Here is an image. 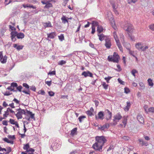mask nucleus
<instances>
[{"label":"nucleus","instance_id":"nucleus-42","mask_svg":"<svg viewBox=\"0 0 154 154\" xmlns=\"http://www.w3.org/2000/svg\"><path fill=\"white\" fill-rule=\"evenodd\" d=\"M11 86L13 88H14L15 87H17V84L16 83L13 82L11 84Z\"/></svg>","mask_w":154,"mask_h":154},{"label":"nucleus","instance_id":"nucleus-50","mask_svg":"<svg viewBox=\"0 0 154 154\" xmlns=\"http://www.w3.org/2000/svg\"><path fill=\"white\" fill-rule=\"evenodd\" d=\"M148 106L147 105H145L144 106V110L146 112L148 113Z\"/></svg>","mask_w":154,"mask_h":154},{"label":"nucleus","instance_id":"nucleus-39","mask_svg":"<svg viewBox=\"0 0 154 154\" xmlns=\"http://www.w3.org/2000/svg\"><path fill=\"white\" fill-rule=\"evenodd\" d=\"M148 112H154V107H151L148 109Z\"/></svg>","mask_w":154,"mask_h":154},{"label":"nucleus","instance_id":"nucleus-31","mask_svg":"<svg viewBox=\"0 0 154 154\" xmlns=\"http://www.w3.org/2000/svg\"><path fill=\"white\" fill-rule=\"evenodd\" d=\"M110 2L112 5L113 9H116L117 7L116 8V5L115 4L114 2L112 0H111L110 1Z\"/></svg>","mask_w":154,"mask_h":154},{"label":"nucleus","instance_id":"nucleus-20","mask_svg":"<svg viewBox=\"0 0 154 154\" xmlns=\"http://www.w3.org/2000/svg\"><path fill=\"white\" fill-rule=\"evenodd\" d=\"M127 117L126 116H124L123 117V120L122 121V123L124 125V127H125L127 124Z\"/></svg>","mask_w":154,"mask_h":154},{"label":"nucleus","instance_id":"nucleus-62","mask_svg":"<svg viewBox=\"0 0 154 154\" xmlns=\"http://www.w3.org/2000/svg\"><path fill=\"white\" fill-rule=\"evenodd\" d=\"M86 113L89 116H92L93 115V113H92V112H90L88 110V111H87L86 112Z\"/></svg>","mask_w":154,"mask_h":154},{"label":"nucleus","instance_id":"nucleus-6","mask_svg":"<svg viewBox=\"0 0 154 154\" xmlns=\"http://www.w3.org/2000/svg\"><path fill=\"white\" fill-rule=\"evenodd\" d=\"M109 125L108 124H106L103 126L100 125L98 126V129L101 131H105L109 127Z\"/></svg>","mask_w":154,"mask_h":154},{"label":"nucleus","instance_id":"nucleus-10","mask_svg":"<svg viewBox=\"0 0 154 154\" xmlns=\"http://www.w3.org/2000/svg\"><path fill=\"white\" fill-rule=\"evenodd\" d=\"M9 111H10L11 113H13L14 114H15V112L12 110L11 109L9 108H8L7 109V110L5 112V113L3 115V116L4 117V118H6L8 116L9 114Z\"/></svg>","mask_w":154,"mask_h":154},{"label":"nucleus","instance_id":"nucleus-37","mask_svg":"<svg viewBox=\"0 0 154 154\" xmlns=\"http://www.w3.org/2000/svg\"><path fill=\"white\" fill-rule=\"evenodd\" d=\"M58 37L59 39L61 41L64 39V37L63 34H61V35L58 36Z\"/></svg>","mask_w":154,"mask_h":154},{"label":"nucleus","instance_id":"nucleus-49","mask_svg":"<svg viewBox=\"0 0 154 154\" xmlns=\"http://www.w3.org/2000/svg\"><path fill=\"white\" fill-rule=\"evenodd\" d=\"M14 25L13 26H12L11 25L9 26V28L12 31L15 30H16V28L14 27Z\"/></svg>","mask_w":154,"mask_h":154},{"label":"nucleus","instance_id":"nucleus-55","mask_svg":"<svg viewBox=\"0 0 154 154\" xmlns=\"http://www.w3.org/2000/svg\"><path fill=\"white\" fill-rule=\"evenodd\" d=\"M55 71H53L51 72H50L48 73V74L50 75H54L55 74Z\"/></svg>","mask_w":154,"mask_h":154},{"label":"nucleus","instance_id":"nucleus-3","mask_svg":"<svg viewBox=\"0 0 154 154\" xmlns=\"http://www.w3.org/2000/svg\"><path fill=\"white\" fill-rule=\"evenodd\" d=\"M123 28L125 30L127 31L128 34L129 33H131L133 32L134 29L132 25L128 22L125 23V24L123 26Z\"/></svg>","mask_w":154,"mask_h":154},{"label":"nucleus","instance_id":"nucleus-35","mask_svg":"<svg viewBox=\"0 0 154 154\" xmlns=\"http://www.w3.org/2000/svg\"><path fill=\"white\" fill-rule=\"evenodd\" d=\"M17 32H16L12 31L11 33V37H14L15 36H17Z\"/></svg>","mask_w":154,"mask_h":154},{"label":"nucleus","instance_id":"nucleus-15","mask_svg":"<svg viewBox=\"0 0 154 154\" xmlns=\"http://www.w3.org/2000/svg\"><path fill=\"white\" fill-rule=\"evenodd\" d=\"M43 25L45 28L51 27H52L51 24L50 22L43 23Z\"/></svg>","mask_w":154,"mask_h":154},{"label":"nucleus","instance_id":"nucleus-58","mask_svg":"<svg viewBox=\"0 0 154 154\" xmlns=\"http://www.w3.org/2000/svg\"><path fill=\"white\" fill-rule=\"evenodd\" d=\"M140 86L141 87L142 89H144L145 88V86L142 83H140Z\"/></svg>","mask_w":154,"mask_h":154},{"label":"nucleus","instance_id":"nucleus-45","mask_svg":"<svg viewBox=\"0 0 154 154\" xmlns=\"http://www.w3.org/2000/svg\"><path fill=\"white\" fill-rule=\"evenodd\" d=\"M38 93L39 94H41L42 95H44L45 94V92L44 91L42 90H41L39 91V92H38Z\"/></svg>","mask_w":154,"mask_h":154},{"label":"nucleus","instance_id":"nucleus-46","mask_svg":"<svg viewBox=\"0 0 154 154\" xmlns=\"http://www.w3.org/2000/svg\"><path fill=\"white\" fill-rule=\"evenodd\" d=\"M112 78L111 77L108 76L107 77H106L105 78V79L106 81L108 83H109V81Z\"/></svg>","mask_w":154,"mask_h":154},{"label":"nucleus","instance_id":"nucleus-18","mask_svg":"<svg viewBox=\"0 0 154 154\" xmlns=\"http://www.w3.org/2000/svg\"><path fill=\"white\" fill-rule=\"evenodd\" d=\"M61 20L62 21V22L64 23H68V21L67 20V17L63 16L61 18Z\"/></svg>","mask_w":154,"mask_h":154},{"label":"nucleus","instance_id":"nucleus-2","mask_svg":"<svg viewBox=\"0 0 154 154\" xmlns=\"http://www.w3.org/2000/svg\"><path fill=\"white\" fill-rule=\"evenodd\" d=\"M136 48L139 50H141L142 51H144L149 48L147 45H144V44L142 42H138L135 45Z\"/></svg>","mask_w":154,"mask_h":154},{"label":"nucleus","instance_id":"nucleus-14","mask_svg":"<svg viewBox=\"0 0 154 154\" xmlns=\"http://www.w3.org/2000/svg\"><path fill=\"white\" fill-rule=\"evenodd\" d=\"M47 35L48 38L52 39L54 38L56 35V33L55 32H53L51 33L50 34H48Z\"/></svg>","mask_w":154,"mask_h":154},{"label":"nucleus","instance_id":"nucleus-51","mask_svg":"<svg viewBox=\"0 0 154 154\" xmlns=\"http://www.w3.org/2000/svg\"><path fill=\"white\" fill-rule=\"evenodd\" d=\"M22 88V87L21 85L19 86L18 87L17 86V89L20 92L21 91V89Z\"/></svg>","mask_w":154,"mask_h":154},{"label":"nucleus","instance_id":"nucleus-41","mask_svg":"<svg viewBox=\"0 0 154 154\" xmlns=\"http://www.w3.org/2000/svg\"><path fill=\"white\" fill-rule=\"evenodd\" d=\"M66 63V62L64 60H62L59 62L58 64L62 65L65 64Z\"/></svg>","mask_w":154,"mask_h":154},{"label":"nucleus","instance_id":"nucleus-11","mask_svg":"<svg viewBox=\"0 0 154 154\" xmlns=\"http://www.w3.org/2000/svg\"><path fill=\"white\" fill-rule=\"evenodd\" d=\"M104 114L103 112L100 111L98 113V116L96 115L95 116V119L96 120L100 119L103 120V119Z\"/></svg>","mask_w":154,"mask_h":154},{"label":"nucleus","instance_id":"nucleus-38","mask_svg":"<svg viewBox=\"0 0 154 154\" xmlns=\"http://www.w3.org/2000/svg\"><path fill=\"white\" fill-rule=\"evenodd\" d=\"M11 151V149L10 147H7L6 149V151H5V152H6V153L8 154Z\"/></svg>","mask_w":154,"mask_h":154},{"label":"nucleus","instance_id":"nucleus-4","mask_svg":"<svg viewBox=\"0 0 154 154\" xmlns=\"http://www.w3.org/2000/svg\"><path fill=\"white\" fill-rule=\"evenodd\" d=\"M119 56L117 54L114 52L113 56H109L108 57V59L109 61H113L114 62L118 63L119 62Z\"/></svg>","mask_w":154,"mask_h":154},{"label":"nucleus","instance_id":"nucleus-9","mask_svg":"<svg viewBox=\"0 0 154 154\" xmlns=\"http://www.w3.org/2000/svg\"><path fill=\"white\" fill-rule=\"evenodd\" d=\"M24 110H22L21 112H18L17 114H15L18 119H21L22 117V114H26Z\"/></svg>","mask_w":154,"mask_h":154},{"label":"nucleus","instance_id":"nucleus-60","mask_svg":"<svg viewBox=\"0 0 154 154\" xmlns=\"http://www.w3.org/2000/svg\"><path fill=\"white\" fill-rule=\"evenodd\" d=\"M11 2L10 0H5V5H8Z\"/></svg>","mask_w":154,"mask_h":154},{"label":"nucleus","instance_id":"nucleus-29","mask_svg":"<svg viewBox=\"0 0 154 154\" xmlns=\"http://www.w3.org/2000/svg\"><path fill=\"white\" fill-rule=\"evenodd\" d=\"M131 106V104L130 102H127V106L125 108V111H128L129 110Z\"/></svg>","mask_w":154,"mask_h":154},{"label":"nucleus","instance_id":"nucleus-28","mask_svg":"<svg viewBox=\"0 0 154 154\" xmlns=\"http://www.w3.org/2000/svg\"><path fill=\"white\" fill-rule=\"evenodd\" d=\"M128 50V52L129 54L131 55L133 57H135V55H134V51H132L129 48H127Z\"/></svg>","mask_w":154,"mask_h":154},{"label":"nucleus","instance_id":"nucleus-33","mask_svg":"<svg viewBox=\"0 0 154 154\" xmlns=\"http://www.w3.org/2000/svg\"><path fill=\"white\" fill-rule=\"evenodd\" d=\"M102 85L103 86V88L105 89L106 90L107 89L108 87V85L107 84H106L105 82H103L102 83Z\"/></svg>","mask_w":154,"mask_h":154},{"label":"nucleus","instance_id":"nucleus-32","mask_svg":"<svg viewBox=\"0 0 154 154\" xmlns=\"http://www.w3.org/2000/svg\"><path fill=\"white\" fill-rule=\"evenodd\" d=\"M29 143H27L26 145H25L23 147V148L24 150H28L29 149Z\"/></svg>","mask_w":154,"mask_h":154},{"label":"nucleus","instance_id":"nucleus-5","mask_svg":"<svg viewBox=\"0 0 154 154\" xmlns=\"http://www.w3.org/2000/svg\"><path fill=\"white\" fill-rule=\"evenodd\" d=\"M122 116L119 113H117L116 115L114 116H113V118L114 119H113V121L114 122H116V123H114L113 124L114 125H116V121H119L122 119Z\"/></svg>","mask_w":154,"mask_h":154},{"label":"nucleus","instance_id":"nucleus-56","mask_svg":"<svg viewBox=\"0 0 154 154\" xmlns=\"http://www.w3.org/2000/svg\"><path fill=\"white\" fill-rule=\"evenodd\" d=\"M48 94L49 95L51 96H53L54 95V93L53 91H49L48 92Z\"/></svg>","mask_w":154,"mask_h":154},{"label":"nucleus","instance_id":"nucleus-40","mask_svg":"<svg viewBox=\"0 0 154 154\" xmlns=\"http://www.w3.org/2000/svg\"><path fill=\"white\" fill-rule=\"evenodd\" d=\"M52 6V4L50 3H48L45 6V8H48L50 7H51Z\"/></svg>","mask_w":154,"mask_h":154},{"label":"nucleus","instance_id":"nucleus-8","mask_svg":"<svg viewBox=\"0 0 154 154\" xmlns=\"http://www.w3.org/2000/svg\"><path fill=\"white\" fill-rule=\"evenodd\" d=\"M105 45L108 49L110 48L111 45V40L109 38H107L105 39Z\"/></svg>","mask_w":154,"mask_h":154},{"label":"nucleus","instance_id":"nucleus-53","mask_svg":"<svg viewBox=\"0 0 154 154\" xmlns=\"http://www.w3.org/2000/svg\"><path fill=\"white\" fill-rule=\"evenodd\" d=\"M95 27L92 26V32L91 33L93 34L94 33L95 31Z\"/></svg>","mask_w":154,"mask_h":154},{"label":"nucleus","instance_id":"nucleus-61","mask_svg":"<svg viewBox=\"0 0 154 154\" xmlns=\"http://www.w3.org/2000/svg\"><path fill=\"white\" fill-rule=\"evenodd\" d=\"M114 37L115 38L116 42L119 41L118 36L117 35H115V36H114Z\"/></svg>","mask_w":154,"mask_h":154},{"label":"nucleus","instance_id":"nucleus-13","mask_svg":"<svg viewBox=\"0 0 154 154\" xmlns=\"http://www.w3.org/2000/svg\"><path fill=\"white\" fill-rule=\"evenodd\" d=\"M137 119L140 123H143L144 122V118L141 115L139 114L137 116Z\"/></svg>","mask_w":154,"mask_h":154},{"label":"nucleus","instance_id":"nucleus-21","mask_svg":"<svg viewBox=\"0 0 154 154\" xmlns=\"http://www.w3.org/2000/svg\"><path fill=\"white\" fill-rule=\"evenodd\" d=\"M103 29L102 27L101 26H98L97 28V31L98 33H100L101 32H103Z\"/></svg>","mask_w":154,"mask_h":154},{"label":"nucleus","instance_id":"nucleus-47","mask_svg":"<svg viewBox=\"0 0 154 154\" xmlns=\"http://www.w3.org/2000/svg\"><path fill=\"white\" fill-rule=\"evenodd\" d=\"M3 140L5 142H7V143H11V141L9 140L7 138H5L3 139Z\"/></svg>","mask_w":154,"mask_h":154},{"label":"nucleus","instance_id":"nucleus-24","mask_svg":"<svg viewBox=\"0 0 154 154\" xmlns=\"http://www.w3.org/2000/svg\"><path fill=\"white\" fill-rule=\"evenodd\" d=\"M139 141L142 144V146L145 145L147 146V143L146 142L144 141L142 139H139Z\"/></svg>","mask_w":154,"mask_h":154},{"label":"nucleus","instance_id":"nucleus-59","mask_svg":"<svg viewBox=\"0 0 154 154\" xmlns=\"http://www.w3.org/2000/svg\"><path fill=\"white\" fill-rule=\"evenodd\" d=\"M51 81H46L45 83L46 84L49 86H50L51 84Z\"/></svg>","mask_w":154,"mask_h":154},{"label":"nucleus","instance_id":"nucleus-22","mask_svg":"<svg viewBox=\"0 0 154 154\" xmlns=\"http://www.w3.org/2000/svg\"><path fill=\"white\" fill-rule=\"evenodd\" d=\"M7 57L6 55H5L4 57L3 58L0 59V61L2 63H6L7 61Z\"/></svg>","mask_w":154,"mask_h":154},{"label":"nucleus","instance_id":"nucleus-43","mask_svg":"<svg viewBox=\"0 0 154 154\" xmlns=\"http://www.w3.org/2000/svg\"><path fill=\"white\" fill-rule=\"evenodd\" d=\"M85 118V116H81L79 117V119L80 122H81L82 121V120Z\"/></svg>","mask_w":154,"mask_h":154},{"label":"nucleus","instance_id":"nucleus-52","mask_svg":"<svg viewBox=\"0 0 154 154\" xmlns=\"http://www.w3.org/2000/svg\"><path fill=\"white\" fill-rule=\"evenodd\" d=\"M23 87H25L26 88L29 89V86L26 84L24 83L23 85Z\"/></svg>","mask_w":154,"mask_h":154},{"label":"nucleus","instance_id":"nucleus-57","mask_svg":"<svg viewBox=\"0 0 154 154\" xmlns=\"http://www.w3.org/2000/svg\"><path fill=\"white\" fill-rule=\"evenodd\" d=\"M112 26L114 29L116 30V29H117V27L115 26V23L114 22L113 23H112Z\"/></svg>","mask_w":154,"mask_h":154},{"label":"nucleus","instance_id":"nucleus-44","mask_svg":"<svg viewBox=\"0 0 154 154\" xmlns=\"http://www.w3.org/2000/svg\"><path fill=\"white\" fill-rule=\"evenodd\" d=\"M125 92L128 94L130 92V90L127 87H125L124 88Z\"/></svg>","mask_w":154,"mask_h":154},{"label":"nucleus","instance_id":"nucleus-23","mask_svg":"<svg viewBox=\"0 0 154 154\" xmlns=\"http://www.w3.org/2000/svg\"><path fill=\"white\" fill-rule=\"evenodd\" d=\"M26 113L29 115H30V117L32 119H34V114H33L32 112L26 110Z\"/></svg>","mask_w":154,"mask_h":154},{"label":"nucleus","instance_id":"nucleus-16","mask_svg":"<svg viewBox=\"0 0 154 154\" xmlns=\"http://www.w3.org/2000/svg\"><path fill=\"white\" fill-rule=\"evenodd\" d=\"M97 35L99 37V39L100 41H102L104 39L105 36L103 34L98 33Z\"/></svg>","mask_w":154,"mask_h":154},{"label":"nucleus","instance_id":"nucleus-54","mask_svg":"<svg viewBox=\"0 0 154 154\" xmlns=\"http://www.w3.org/2000/svg\"><path fill=\"white\" fill-rule=\"evenodd\" d=\"M12 93H10V92L8 91H7L4 94V95L5 96H9L12 94Z\"/></svg>","mask_w":154,"mask_h":154},{"label":"nucleus","instance_id":"nucleus-25","mask_svg":"<svg viewBox=\"0 0 154 154\" xmlns=\"http://www.w3.org/2000/svg\"><path fill=\"white\" fill-rule=\"evenodd\" d=\"M116 44L118 46L119 49L121 51H122L123 49L122 48V46L120 44V43L119 42V41H118L117 42H116Z\"/></svg>","mask_w":154,"mask_h":154},{"label":"nucleus","instance_id":"nucleus-7","mask_svg":"<svg viewBox=\"0 0 154 154\" xmlns=\"http://www.w3.org/2000/svg\"><path fill=\"white\" fill-rule=\"evenodd\" d=\"M105 113L106 115V119L108 120L111 119L112 116V113L108 109H106L105 110Z\"/></svg>","mask_w":154,"mask_h":154},{"label":"nucleus","instance_id":"nucleus-64","mask_svg":"<svg viewBox=\"0 0 154 154\" xmlns=\"http://www.w3.org/2000/svg\"><path fill=\"white\" fill-rule=\"evenodd\" d=\"M118 82H119L120 84H122V85L124 84V82L121 79H118Z\"/></svg>","mask_w":154,"mask_h":154},{"label":"nucleus","instance_id":"nucleus-12","mask_svg":"<svg viewBox=\"0 0 154 154\" xmlns=\"http://www.w3.org/2000/svg\"><path fill=\"white\" fill-rule=\"evenodd\" d=\"M82 75H84L85 77H86L87 76H90L91 77H93V75L89 71H84L83 72L82 74Z\"/></svg>","mask_w":154,"mask_h":154},{"label":"nucleus","instance_id":"nucleus-27","mask_svg":"<svg viewBox=\"0 0 154 154\" xmlns=\"http://www.w3.org/2000/svg\"><path fill=\"white\" fill-rule=\"evenodd\" d=\"M77 130V129L76 128H73L71 131V134L73 136L74 135L76 134Z\"/></svg>","mask_w":154,"mask_h":154},{"label":"nucleus","instance_id":"nucleus-34","mask_svg":"<svg viewBox=\"0 0 154 154\" xmlns=\"http://www.w3.org/2000/svg\"><path fill=\"white\" fill-rule=\"evenodd\" d=\"M98 23L96 21H94L92 23V26L95 27V26H98Z\"/></svg>","mask_w":154,"mask_h":154},{"label":"nucleus","instance_id":"nucleus-48","mask_svg":"<svg viewBox=\"0 0 154 154\" xmlns=\"http://www.w3.org/2000/svg\"><path fill=\"white\" fill-rule=\"evenodd\" d=\"M10 123L14 125L17 122L14 121V120L10 119L9 121Z\"/></svg>","mask_w":154,"mask_h":154},{"label":"nucleus","instance_id":"nucleus-17","mask_svg":"<svg viewBox=\"0 0 154 154\" xmlns=\"http://www.w3.org/2000/svg\"><path fill=\"white\" fill-rule=\"evenodd\" d=\"M24 34L22 32L17 33V37L18 38H23L24 37Z\"/></svg>","mask_w":154,"mask_h":154},{"label":"nucleus","instance_id":"nucleus-1","mask_svg":"<svg viewBox=\"0 0 154 154\" xmlns=\"http://www.w3.org/2000/svg\"><path fill=\"white\" fill-rule=\"evenodd\" d=\"M96 142L93 144L92 147L96 150L100 152L102 151V147L106 142L105 138L103 136H97L95 137Z\"/></svg>","mask_w":154,"mask_h":154},{"label":"nucleus","instance_id":"nucleus-36","mask_svg":"<svg viewBox=\"0 0 154 154\" xmlns=\"http://www.w3.org/2000/svg\"><path fill=\"white\" fill-rule=\"evenodd\" d=\"M131 73L132 75L134 77L135 76V74L137 73V71L135 69H132L131 72Z\"/></svg>","mask_w":154,"mask_h":154},{"label":"nucleus","instance_id":"nucleus-19","mask_svg":"<svg viewBox=\"0 0 154 154\" xmlns=\"http://www.w3.org/2000/svg\"><path fill=\"white\" fill-rule=\"evenodd\" d=\"M23 6L24 8L29 7V8H32L33 9H35L36 8L34 6L32 5H30L29 4H28L27 5L23 4Z\"/></svg>","mask_w":154,"mask_h":154},{"label":"nucleus","instance_id":"nucleus-26","mask_svg":"<svg viewBox=\"0 0 154 154\" xmlns=\"http://www.w3.org/2000/svg\"><path fill=\"white\" fill-rule=\"evenodd\" d=\"M35 151V150L32 149V148H29L28 150H26V152H28V154H34V152Z\"/></svg>","mask_w":154,"mask_h":154},{"label":"nucleus","instance_id":"nucleus-63","mask_svg":"<svg viewBox=\"0 0 154 154\" xmlns=\"http://www.w3.org/2000/svg\"><path fill=\"white\" fill-rule=\"evenodd\" d=\"M122 138L125 140H127L129 139V137L128 136H124L122 137Z\"/></svg>","mask_w":154,"mask_h":154},{"label":"nucleus","instance_id":"nucleus-30","mask_svg":"<svg viewBox=\"0 0 154 154\" xmlns=\"http://www.w3.org/2000/svg\"><path fill=\"white\" fill-rule=\"evenodd\" d=\"M147 81L149 85V86L152 87L153 86V83L152 82V80L151 79H148Z\"/></svg>","mask_w":154,"mask_h":154}]
</instances>
